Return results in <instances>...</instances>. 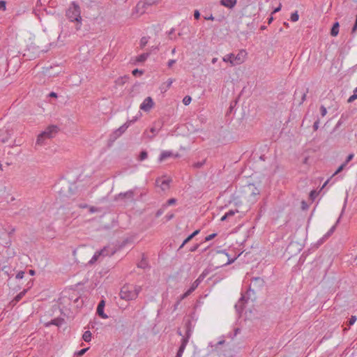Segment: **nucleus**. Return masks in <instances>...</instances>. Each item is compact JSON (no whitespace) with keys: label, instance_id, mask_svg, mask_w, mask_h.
Segmentation results:
<instances>
[{"label":"nucleus","instance_id":"nucleus-28","mask_svg":"<svg viewBox=\"0 0 357 357\" xmlns=\"http://www.w3.org/2000/svg\"><path fill=\"white\" fill-rule=\"evenodd\" d=\"M147 156H148V154H147V152L146 151H142L140 154H139V160L140 161H142L145 159L147 158Z\"/></svg>","mask_w":357,"mask_h":357},{"label":"nucleus","instance_id":"nucleus-38","mask_svg":"<svg viewBox=\"0 0 357 357\" xmlns=\"http://www.w3.org/2000/svg\"><path fill=\"white\" fill-rule=\"evenodd\" d=\"M145 3H146L148 6H151L153 5H155L158 3V0H144Z\"/></svg>","mask_w":357,"mask_h":357},{"label":"nucleus","instance_id":"nucleus-13","mask_svg":"<svg viewBox=\"0 0 357 357\" xmlns=\"http://www.w3.org/2000/svg\"><path fill=\"white\" fill-rule=\"evenodd\" d=\"M169 181L162 178H158L155 181L156 185L159 186L163 191L169 188Z\"/></svg>","mask_w":357,"mask_h":357},{"label":"nucleus","instance_id":"nucleus-4","mask_svg":"<svg viewBox=\"0 0 357 357\" xmlns=\"http://www.w3.org/2000/svg\"><path fill=\"white\" fill-rule=\"evenodd\" d=\"M246 51L241 50L236 55L232 53L226 54L222 57V61L229 63L231 66H234L243 63L246 59Z\"/></svg>","mask_w":357,"mask_h":357},{"label":"nucleus","instance_id":"nucleus-12","mask_svg":"<svg viewBox=\"0 0 357 357\" xmlns=\"http://www.w3.org/2000/svg\"><path fill=\"white\" fill-rule=\"evenodd\" d=\"M136 119L128 121L126 123H125L123 126H121L119 129L116 130V134L119 136L122 135L128 129L130 125L134 123Z\"/></svg>","mask_w":357,"mask_h":357},{"label":"nucleus","instance_id":"nucleus-32","mask_svg":"<svg viewBox=\"0 0 357 357\" xmlns=\"http://www.w3.org/2000/svg\"><path fill=\"white\" fill-rule=\"evenodd\" d=\"M205 160H204L202 162H195L193 164V167L196 168V169H199V168H201L205 163Z\"/></svg>","mask_w":357,"mask_h":357},{"label":"nucleus","instance_id":"nucleus-44","mask_svg":"<svg viewBox=\"0 0 357 357\" xmlns=\"http://www.w3.org/2000/svg\"><path fill=\"white\" fill-rule=\"evenodd\" d=\"M176 202V199L174 198H172V199H169L167 202V205L170 206V205L174 204Z\"/></svg>","mask_w":357,"mask_h":357},{"label":"nucleus","instance_id":"nucleus-58","mask_svg":"<svg viewBox=\"0 0 357 357\" xmlns=\"http://www.w3.org/2000/svg\"><path fill=\"white\" fill-rule=\"evenodd\" d=\"M78 207L80 208H85L88 207V205L86 204H78Z\"/></svg>","mask_w":357,"mask_h":357},{"label":"nucleus","instance_id":"nucleus-59","mask_svg":"<svg viewBox=\"0 0 357 357\" xmlns=\"http://www.w3.org/2000/svg\"><path fill=\"white\" fill-rule=\"evenodd\" d=\"M174 218V214H169L166 215L167 220H170Z\"/></svg>","mask_w":357,"mask_h":357},{"label":"nucleus","instance_id":"nucleus-31","mask_svg":"<svg viewBox=\"0 0 357 357\" xmlns=\"http://www.w3.org/2000/svg\"><path fill=\"white\" fill-rule=\"evenodd\" d=\"M298 18H299V16H298L297 11L292 13L291 15V20L292 22H297L298 20Z\"/></svg>","mask_w":357,"mask_h":357},{"label":"nucleus","instance_id":"nucleus-39","mask_svg":"<svg viewBox=\"0 0 357 357\" xmlns=\"http://www.w3.org/2000/svg\"><path fill=\"white\" fill-rule=\"evenodd\" d=\"M216 236H217V234H216V233H213V234H210V235L207 236L205 238L204 241H205V242H206V241H209L212 240L213 238H214Z\"/></svg>","mask_w":357,"mask_h":357},{"label":"nucleus","instance_id":"nucleus-53","mask_svg":"<svg viewBox=\"0 0 357 357\" xmlns=\"http://www.w3.org/2000/svg\"><path fill=\"white\" fill-rule=\"evenodd\" d=\"M5 10L6 9V3L3 1H0V10Z\"/></svg>","mask_w":357,"mask_h":357},{"label":"nucleus","instance_id":"nucleus-45","mask_svg":"<svg viewBox=\"0 0 357 357\" xmlns=\"http://www.w3.org/2000/svg\"><path fill=\"white\" fill-rule=\"evenodd\" d=\"M319 120L317 119L314 123V125H313V129L314 131L317 130L318 128H319Z\"/></svg>","mask_w":357,"mask_h":357},{"label":"nucleus","instance_id":"nucleus-35","mask_svg":"<svg viewBox=\"0 0 357 357\" xmlns=\"http://www.w3.org/2000/svg\"><path fill=\"white\" fill-rule=\"evenodd\" d=\"M238 210H229L228 212H227L225 214L227 215V217L229 218L232 216H234L236 213H238Z\"/></svg>","mask_w":357,"mask_h":357},{"label":"nucleus","instance_id":"nucleus-48","mask_svg":"<svg viewBox=\"0 0 357 357\" xmlns=\"http://www.w3.org/2000/svg\"><path fill=\"white\" fill-rule=\"evenodd\" d=\"M151 132L153 133V135L152 136H148V137L151 139L156 135L157 130H156V129L155 128H151Z\"/></svg>","mask_w":357,"mask_h":357},{"label":"nucleus","instance_id":"nucleus-40","mask_svg":"<svg viewBox=\"0 0 357 357\" xmlns=\"http://www.w3.org/2000/svg\"><path fill=\"white\" fill-rule=\"evenodd\" d=\"M320 112H321V116H324L327 114L326 108L324 105H321L320 107Z\"/></svg>","mask_w":357,"mask_h":357},{"label":"nucleus","instance_id":"nucleus-2","mask_svg":"<svg viewBox=\"0 0 357 357\" xmlns=\"http://www.w3.org/2000/svg\"><path fill=\"white\" fill-rule=\"evenodd\" d=\"M141 291V286L124 285L121 289L119 296L123 300L132 301L137 298Z\"/></svg>","mask_w":357,"mask_h":357},{"label":"nucleus","instance_id":"nucleus-16","mask_svg":"<svg viewBox=\"0 0 357 357\" xmlns=\"http://www.w3.org/2000/svg\"><path fill=\"white\" fill-rule=\"evenodd\" d=\"M237 3V0H220V4L228 8H233Z\"/></svg>","mask_w":357,"mask_h":357},{"label":"nucleus","instance_id":"nucleus-24","mask_svg":"<svg viewBox=\"0 0 357 357\" xmlns=\"http://www.w3.org/2000/svg\"><path fill=\"white\" fill-rule=\"evenodd\" d=\"M149 55L150 52L143 53L136 58V61L139 63L144 62L147 59Z\"/></svg>","mask_w":357,"mask_h":357},{"label":"nucleus","instance_id":"nucleus-43","mask_svg":"<svg viewBox=\"0 0 357 357\" xmlns=\"http://www.w3.org/2000/svg\"><path fill=\"white\" fill-rule=\"evenodd\" d=\"M244 300V296H242L240 300L238 301V303L236 304L235 307L237 308L238 306H240L242 308V305L243 304V301Z\"/></svg>","mask_w":357,"mask_h":357},{"label":"nucleus","instance_id":"nucleus-46","mask_svg":"<svg viewBox=\"0 0 357 357\" xmlns=\"http://www.w3.org/2000/svg\"><path fill=\"white\" fill-rule=\"evenodd\" d=\"M24 271H19L17 273V275H16V278L17 279H22L24 277Z\"/></svg>","mask_w":357,"mask_h":357},{"label":"nucleus","instance_id":"nucleus-62","mask_svg":"<svg viewBox=\"0 0 357 357\" xmlns=\"http://www.w3.org/2000/svg\"><path fill=\"white\" fill-rule=\"evenodd\" d=\"M357 30V26L356 24L354 25L353 28H352V31H351V33H354Z\"/></svg>","mask_w":357,"mask_h":357},{"label":"nucleus","instance_id":"nucleus-50","mask_svg":"<svg viewBox=\"0 0 357 357\" xmlns=\"http://www.w3.org/2000/svg\"><path fill=\"white\" fill-rule=\"evenodd\" d=\"M176 61L174 59H170L167 63L168 67L171 68L176 63Z\"/></svg>","mask_w":357,"mask_h":357},{"label":"nucleus","instance_id":"nucleus-15","mask_svg":"<svg viewBox=\"0 0 357 357\" xmlns=\"http://www.w3.org/2000/svg\"><path fill=\"white\" fill-rule=\"evenodd\" d=\"M106 251H107V250L105 248L102 250H101L98 252H96L94 254V255L92 257L91 259L89 261V263L93 264L94 262H96L100 255H103V256L107 255V253H106Z\"/></svg>","mask_w":357,"mask_h":357},{"label":"nucleus","instance_id":"nucleus-26","mask_svg":"<svg viewBox=\"0 0 357 357\" xmlns=\"http://www.w3.org/2000/svg\"><path fill=\"white\" fill-rule=\"evenodd\" d=\"M148 41H149V38L147 37H145V36L142 37L140 40V43H139L140 47L142 49L144 48L148 43Z\"/></svg>","mask_w":357,"mask_h":357},{"label":"nucleus","instance_id":"nucleus-23","mask_svg":"<svg viewBox=\"0 0 357 357\" xmlns=\"http://www.w3.org/2000/svg\"><path fill=\"white\" fill-rule=\"evenodd\" d=\"M172 155H173V153L171 151H163L161 153V154L160 155L159 160L160 162H162V161L166 160L167 158L172 157Z\"/></svg>","mask_w":357,"mask_h":357},{"label":"nucleus","instance_id":"nucleus-37","mask_svg":"<svg viewBox=\"0 0 357 357\" xmlns=\"http://www.w3.org/2000/svg\"><path fill=\"white\" fill-rule=\"evenodd\" d=\"M191 293L188 290L184 294L180 296V297L178 298V301H181L182 300L187 298Z\"/></svg>","mask_w":357,"mask_h":357},{"label":"nucleus","instance_id":"nucleus-36","mask_svg":"<svg viewBox=\"0 0 357 357\" xmlns=\"http://www.w3.org/2000/svg\"><path fill=\"white\" fill-rule=\"evenodd\" d=\"M345 166H346V165H345V164H344V163H343L342 165H341L338 167V169L335 172V173L332 175V176H331V177H333V176H334L337 175V174H339L340 172H342V171L343 170V169L344 168V167H345Z\"/></svg>","mask_w":357,"mask_h":357},{"label":"nucleus","instance_id":"nucleus-22","mask_svg":"<svg viewBox=\"0 0 357 357\" xmlns=\"http://www.w3.org/2000/svg\"><path fill=\"white\" fill-rule=\"evenodd\" d=\"M339 27L340 24L339 22H336L333 24L332 29L331 30V35L332 36H337L339 33Z\"/></svg>","mask_w":357,"mask_h":357},{"label":"nucleus","instance_id":"nucleus-5","mask_svg":"<svg viewBox=\"0 0 357 357\" xmlns=\"http://www.w3.org/2000/svg\"><path fill=\"white\" fill-rule=\"evenodd\" d=\"M244 199L249 202H254L256 197L259 195V190L254 184H249L244 187L243 190Z\"/></svg>","mask_w":357,"mask_h":357},{"label":"nucleus","instance_id":"nucleus-33","mask_svg":"<svg viewBox=\"0 0 357 357\" xmlns=\"http://www.w3.org/2000/svg\"><path fill=\"white\" fill-rule=\"evenodd\" d=\"M356 319H357L356 317V316L352 315V316L350 317V319H349V321H348L347 325H348L349 326H352V325H353V324L356 321Z\"/></svg>","mask_w":357,"mask_h":357},{"label":"nucleus","instance_id":"nucleus-6","mask_svg":"<svg viewBox=\"0 0 357 357\" xmlns=\"http://www.w3.org/2000/svg\"><path fill=\"white\" fill-rule=\"evenodd\" d=\"M15 231V228L6 222L0 221V240L5 234L10 237Z\"/></svg>","mask_w":357,"mask_h":357},{"label":"nucleus","instance_id":"nucleus-47","mask_svg":"<svg viewBox=\"0 0 357 357\" xmlns=\"http://www.w3.org/2000/svg\"><path fill=\"white\" fill-rule=\"evenodd\" d=\"M164 213V208H160L159 210L157 211V212L155 213V217L156 218H158L160 217L162 213Z\"/></svg>","mask_w":357,"mask_h":357},{"label":"nucleus","instance_id":"nucleus-52","mask_svg":"<svg viewBox=\"0 0 357 357\" xmlns=\"http://www.w3.org/2000/svg\"><path fill=\"white\" fill-rule=\"evenodd\" d=\"M307 91H308V89H307V91L303 93L301 103H303L305 100L306 94H307Z\"/></svg>","mask_w":357,"mask_h":357},{"label":"nucleus","instance_id":"nucleus-9","mask_svg":"<svg viewBox=\"0 0 357 357\" xmlns=\"http://www.w3.org/2000/svg\"><path fill=\"white\" fill-rule=\"evenodd\" d=\"M134 196H135V191L132 190H130L126 192L119 193L117 195L116 199H121V200H124V201L132 202L134 200Z\"/></svg>","mask_w":357,"mask_h":357},{"label":"nucleus","instance_id":"nucleus-64","mask_svg":"<svg viewBox=\"0 0 357 357\" xmlns=\"http://www.w3.org/2000/svg\"><path fill=\"white\" fill-rule=\"evenodd\" d=\"M50 97H54V98H56V97H57V94H56V93H54V92H51V93H50Z\"/></svg>","mask_w":357,"mask_h":357},{"label":"nucleus","instance_id":"nucleus-25","mask_svg":"<svg viewBox=\"0 0 357 357\" xmlns=\"http://www.w3.org/2000/svg\"><path fill=\"white\" fill-rule=\"evenodd\" d=\"M92 334L89 331H86L82 335V339L86 342H89L91 340Z\"/></svg>","mask_w":357,"mask_h":357},{"label":"nucleus","instance_id":"nucleus-30","mask_svg":"<svg viewBox=\"0 0 357 357\" xmlns=\"http://www.w3.org/2000/svg\"><path fill=\"white\" fill-rule=\"evenodd\" d=\"M192 100V98L190 96H186L184 97V98L183 99V103L185 105H188L190 102Z\"/></svg>","mask_w":357,"mask_h":357},{"label":"nucleus","instance_id":"nucleus-1","mask_svg":"<svg viewBox=\"0 0 357 357\" xmlns=\"http://www.w3.org/2000/svg\"><path fill=\"white\" fill-rule=\"evenodd\" d=\"M66 17L71 22L75 23V29L79 31L82 24V17L81 16V8L79 4L73 1L66 10Z\"/></svg>","mask_w":357,"mask_h":357},{"label":"nucleus","instance_id":"nucleus-49","mask_svg":"<svg viewBox=\"0 0 357 357\" xmlns=\"http://www.w3.org/2000/svg\"><path fill=\"white\" fill-rule=\"evenodd\" d=\"M143 73L142 71L138 70V69H135L132 70V75L136 76L137 75H142Z\"/></svg>","mask_w":357,"mask_h":357},{"label":"nucleus","instance_id":"nucleus-55","mask_svg":"<svg viewBox=\"0 0 357 357\" xmlns=\"http://www.w3.org/2000/svg\"><path fill=\"white\" fill-rule=\"evenodd\" d=\"M199 246V244H196L195 245H194L193 247H192V248L190 249V252H195V251H196V250L198 249Z\"/></svg>","mask_w":357,"mask_h":357},{"label":"nucleus","instance_id":"nucleus-17","mask_svg":"<svg viewBox=\"0 0 357 357\" xmlns=\"http://www.w3.org/2000/svg\"><path fill=\"white\" fill-rule=\"evenodd\" d=\"M27 291V289H24L22 291L19 293L10 302V305L13 306L15 305L22 298V297L26 294Z\"/></svg>","mask_w":357,"mask_h":357},{"label":"nucleus","instance_id":"nucleus-34","mask_svg":"<svg viewBox=\"0 0 357 357\" xmlns=\"http://www.w3.org/2000/svg\"><path fill=\"white\" fill-rule=\"evenodd\" d=\"M89 349V347L82 349L78 351L77 352H76L75 355L77 356H82L86 352V351H88Z\"/></svg>","mask_w":357,"mask_h":357},{"label":"nucleus","instance_id":"nucleus-63","mask_svg":"<svg viewBox=\"0 0 357 357\" xmlns=\"http://www.w3.org/2000/svg\"><path fill=\"white\" fill-rule=\"evenodd\" d=\"M5 244H6V245H5V246H6V247H9V246L11 245V241H10V240H8V241H6V242L5 243Z\"/></svg>","mask_w":357,"mask_h":357},{"label":"nucleus","instance_id":"nucleus-51","mask_svg":"<svg viewBox=\"0 0 357 357\" xmlns=\"http://www.w3.org/2000/svg\"><path fill=\"white\" fill-rule=\"evenodd\" d=\"M99 210L95 207V206H91L89 208V212L93 213H96V212H98Z\"/></svg>","mask_w":357,"mask_h":357},{"label":"nucleus","instance_id":"nucleus-41","mask_svg":"<svg viewBox=\"0 0 357 357\" xmlns=\"http://www.w3.org/2000/svg\"><path fill=\"white\" fill-rule=\"evenodd\" d=\"M356 99H357V93H354V94L349 98L347 101L348 102H352Z\"/></svg>","mask_w":357,"mask_h":357},{"label":"nucleus","instance_id":"nucleus-42","mask_svg":"<svg viewBox=\"0 0 357 357\" xmlns=\"http://www.w3.org/2000/svg\"><path fill=\"white\" fill-rule=\"evenodd\" d=\"M354 157V153H350L347 159H346V161L344 162V164L347 165L349 161H351Z\"/></svg>","mask_w":357,"mask_h":357},{"label":"nucleus","instance_id":"nucleus-56","mask_svg":"<svg viewBox=\"0 0 357 357\" xmlns=\"http://www.w3.org/2000/svg\"><path fill=\"white\" fill-rule=\"evenodd\" d=\"M180 303H181V301H178V300L176 302V303H175V304H174V311H175V310H177V308H178V305H179Z\"/></svg>","mask_w":357,"mask_h":357},{"label":"nucleus","instance_id":"nucleus-3","mask_svg":"<svg viewBox=\"0 0 357 357\" xmlns=\"http://www.w3.org/2000/svg\"><path fill=\"white\" fill-rule=\"evenodd\" d=\"M185 333L184 335L182 334L181 331L180 330L177 331L178 335L180 336H182L181 345L178 348V350L177 351L176 357H182V355L184 352V350L186 347V345L188 344L189 342V339L191 337L192 335V326H191V322L188 321L185 324Z\"/></svg>","mask_w":357,"mask_h":357},{"label":"nucleus","instance_id":"nucleus-8","mask_svg":"<svg viewBox=\"0 0 357 357\" xmlns=\"http://www.w3.org/2000/svg\"><path fill=\"white\" fill-rule=\"evenodd\" d=\"M58 131H59L58 127L56 126L52 125V126H48L42 133L45 137H47L48 139H51L56 135Z\"/></svg>","mask_w":357,"mask_h":357},{"label":"nucleus","instance_id":"nucleus-7","mask_svg":"<svg viewBox=\"0 0 357 357\" xmlns=\"http://www.w3.org/2000/svg\"><path fill=\"white\" fill-rule=\"evenodd\" d=\"M149 7V6L145 3L144 0L139 1L134 8L132 15L135 14H137V15L144 14L148 10Z\"/></svg>","mask_w":357,"mask_h":357},{"label":"nucleus","instance_id":"nucleus-21","mask_svg":"<svg viewBox=\"0 0 357 357\" xmlns=\"http://www.w3.org/2000/svg\"><path fill=\"white\" fill-rule=\"evenodd\" d=\"M199 233V230H195L192 234L188 236L183 242L181 245L180 246V249L182 248L186 243H188L192 238L197 236Z\"/></svg>","mask_w":357,"mask_h":357},{"label":"nucleus","instance_id":"nucleus-60","mask_svg":"<svg viewBox=\"0 0 357 357\" xmlns=\"http://www.w3.org/2000/svg\"><path fill=\"white\" fill-rule=\"evenodd\" d=\"M229 218L227 217V215L226 214H225L220 219L221 221H225L227 219H228Z\"/></svg>","mask_w":357,"mask_h":357},{"label":"nucleus","instance_id":"nucleus-14","mask_svg":"<svg viewBox=\"0 0 357 357\" xmlns=\"http://www.w3.org/2000/svg\"><path fill=\"white\" fill-rule=\"evenodd\" d=\"M105 301H101L97 307V314L102 318H107V315L104 313Z\"/></svg>","mask_w":357,"mask_h":357},{"label":"nucleus","instance_id":"nucleus-57","mask_svg":"<svg viewBox=\"0 0 357 357\" xmlns=\"http://www.w3.org/2000/svg\"><path fill=\"white\" fill-rule=\"evenodd\" d=\"M281 6H282L281 4H280L278 7H277L276 8L274 9L272 14L279 12L281 9Z\"/></svg>","mask_w":357,"mask_h":357},{"label":"nucleus","instance_id":"nucleus-19","mask_svg":"<svg viewBox=\"0 0 357 357\" xmlns=\"http://www.w3.org/2000/svg\"><path fill=\"white\" fill-rule=\"evenodd\" d=\"M173 82H174V79L172 78H169L167 80V82L162 83L160 86L161 91H167V89H169L171 87Z\"/></svg>","mask_w":357,"mask_h":357},{"label":"nucleus","instance_id":"nucleus-18","mask_svg":"<svg viewBox=\"0 0 357 357\" xmlns=\"http://www.w3.org/2000/svg\"><path fill=\"white\" fill-rule=\"evenodd\" d=\"M204 277L203 274L200 275L199 277L192 284L190 288L188 289L190 293L193 292L197 288Z\"/></svg>","mask_w":357,"mask_h":357},{"label":"nucleus","instance_id":"nucleus-29","mask_svg":"<svg viewBox=\"0 0 357 357\" xmlns=\"http://www.w3.org/2000/svg\"><path fill=\"white\" fill-rule=\"evenodd\" d=\"M335 230V225L333 226L329 231L324 235V238H328Z\"/></svg>","mask_w":357,"mask_h":357},{"label":"nucleus","instance_id":"nucleus-27","mask_svg":"<svg viewBox=\"0 0 357 357\" xmlns=\"http://www.w3.org/2000/svg\"><path fill=\"white\" fill-rule=\"evenodd\" d=\"M138 267L141 268H146L148 266V262L146 259H142V261L138 264Z\"/></svg>","mask_w":357,"mask_h":357},{"label":"nucleus","instance_id":"nucleus-11","mask_svg":"<svg viewBox=\"0 0 357 357\" xmlns=\"http://www.w3.org/2000/svg\"><path fill=\"white\" fill-rule=\"evenodd\" d=\"M264 281L261 278H255L252 280L250 289H259L264 286Z\"/></svg>","mask_w":357,"mask_h":357},{"label":"nucleus","instance_id":"nucleus-10","mask_svg":"<svg viewBox=\"0 0 357 357\" xmlns=\"http://www.w3.org/2000/svg\"><path fill=\"white\" fill-rule=\"evenodd\" d=\"M154 102L151 97L146 98L140 105V109L144 112H149L153 107Z\"/></svg>","mask_w":357,"mask_h":357},{"label":"nucleus","instance_id":"nucleus-61","mask_svg":"<svg viewBox=\"0 0 357 357\" xmlns=\"http://www.w3.org/2000/svg\"><path fill=\"white\" fill-rule=\"evenodd\" d=\"M204 18H205V20H214V17H213V15H210L209 17H205Z\"/></svg>","mask_w":357,"mask_h":357},{"label":"nucleus","instance_id":"nucleus-54","mask_svg":"<svg viewBox=\"0 0 357 357\" xmlns=\"http://www.w3.org/2000/svg\"><path fill=\"white\" fill-rule=\"evenodd\" d=\"M194 17H195V18L196 20H198V19L199 18V17H200V13H199V12L197 10H196L195 11V13H194Z\"/></svg>","mask_w":357,"mask_h":357},{"label":"nucleus","instance_id":"nucleus-20","mask_svg":"<svg viewBox=\"0 0 357 357\" xmlns=\"http://www.w3.org/2000/svg\"><path fill=\"white\" fill-rule=\"evenodd\" d=\"M46 139H48L47 137H45L43 133L41 132L37 137L36 142V146H43L45 144Z\"/></svg>","mask_w":357,"mask_h":357}]
</instances>
